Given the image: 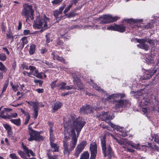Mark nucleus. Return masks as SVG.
<instances>
[{
    "label": "nucleus",
    "mask_w": 159,
    "mask_h": 159,
    "mask_svg": "<svg viewBox=\"0 0 159 159\" xmlns=\"http://www.w3.org/2000/svg\"><path fill=\"white\" fill-rule=\"evenodd\" d=\"M7 28L5 25V24L4 22H2L1 24V30L3 33H5L6 32V29Z\"/></svg>",
    "instance_id": "nucleus-44"
},
{
    "label": "nucleus",
    "mask_w": 159,
    "mask_h": 159,
    "mask_svg": "<svg viewBox=\"0 0 159 159\" xmlns=\"http://www.w3.org/2000/svg\"><path fill=\"white\" fill-rule=\"evenodd\" d=\"M99 18L102 19V20H101V23L107 24L117 21L118 19V17L117 16L112 17L111 15H104L100 17Z\"/></svg>",
    "instance_id": "nucleus-7"
},
{
    "label": "nucleus",
    "mask_w": 159,
    "mask_h": 159,
    "mask_svg": "<svg viewBox=\"0 0 159 159\" xmlns=\"http://www.w3.org/2000/svg\"><path fill=\"white\" fill-rule=\"evenodd\" d=\"M32 7L25 4L23 5V8L21 12V15L24 16H27L30 15L31 11H33Z\"/></svg>",
    "instance_id": "nucleus-11"
},
{
    "label": "nucleus",
    "mask_w": 159,
    "mask_h": 159,
    "mask_svg": "<svg viewBox=\"0 0 159 159\" xmlns=\"http://www.w3.org/2000/svg\"><path fill=\"white\" fill-rule=\"evenodd\" d=\"M20 41H21V43L20 47L21 49H22L24 48L25 44L28 43L29 41L27 39V37L25 36L22 37Z\"/></svg>",
    "instance_id": "nucleus-19"
},
{
    "label": "nucleus",
    "mask_w": 159,
    "mask_h": 159,
    "mask_svg": "<svg viewBox=\"0 0 159 159\" xmlns=\"http://www.w3.org/2000/svg\"><path fill=\"white\" fill-rule=\"evenodd\" d=\"M30 30H24L23 34L24 35H27L28 34H31L30 33Z\"/></svg>",
    "instance_id": "nucleus-57"
},
{
    "label": "nucleus",
    "mask_w": 159,
    "mask_h": 159,
    "mask_svg": "<svg viewBox=\"0 0 159 159\" xmlns=\"http://www.w3.org/2000/svg\"><path fill=\"white\" fill-rule=\"evenodd\" d=\"M12 109L11 108H5L3 110H2L0 112V117L3 119V116H5L4 115L5 112H9L12 111Z\"/></svg>",
    "instance_id": "nucleus-28"
},
{
    "label": "nucleus",
    "mask_w": 159,
    "mask_h": 159,
    "mask_svg": "<svg viewBox=\"0 0 159 159\" xmlns=\"http://www.w3.org/2000/svg\"><path fill=\"white\" fill-rule=\"evenodd\" d=\"M21 68H22L23 69H25L26 70H29V67L27 65L24 64H21Z\"/></svg>",
    "instance_id": "nucleus-56"
},
{
    "label": "nucleus",
    "mask_w": 159,
    "mask_h": 159,
    "mask_svg": "<svg viewBox=\"0 0 159 159\" xmlns=\"http://www.w3.org/2000/svg\"><path fill=\"white\" fill-rule=\"evenodd\" d=\"M0 70L4 72H6L7 69L1 62L0 61Z\"/></svg>",
    "instance_id": "nucleus-39"
},
{
    "label": "nucleus",
    "mask_w": 159,
    "mask_h": 159,
    "mask_svg": "<svg viewBox=\"0 0 159 159\" xmlns=\"http://www.w3.org/2000/svg\"><path fill=\"white\" fill-rule=\"evenodd\" d=\"M3 126L4 128L6 129V130H7L8 132H9L10 131H11V128L9 125L7 124H5L3 125Z\"/></svg>",
    "instance_id": "nucleus-49"
},
{
    "label": "nucleus",
    "mask_w": 159,
    "mask_h": 159,
    "mask_svg": "<svg viewBox=\"0 0 159 159\" xmlns=\"http://www.w3.org/2000/svg\"><path fill=\"white\" fill-rule=\"evenodd\" d=\"M49 22V18L45 16L43 18L39 16L34 21V26L39 29L41 28H44V29H47L48 28V24Z\"/></svg>",
    "instance_id": "nucleus-4"
},
{
    "label": "nucleus",
    "mask_w": 159,
    "mask_h": 159,
    "mask_svg": "<svg viewBox=\"0 0 159 159\" xmlns=\"http://www.w3.org/2000/svg\"><path fill=\"white\" fill-rule=\"evenodd\" d=\"M29 127V130L28 132L30 136V138L28 139L29 141H32L33 140L39 141L44 139V137L40 134L41 131L38 132L34 130L31 127Z\"/></svg>",
    "instance_id": "nucleus-5"
},
{
    "label": "nucleus",
    "mask_w": 159,
    "mask_h": 159,
    "mask_svg": "<svg viewBox=\"0 0 159 159\" xmlns=\"http://www.w3.org/2000/svg\"><path fill=\"white\" fill-rule=\"evenodd\" d=\"M63 1V0H53L51 1V3L53 6H55L60 4Z\"/></svg>",
    "instance_id": "nucleus-36"
},
{
    "label": "nucleus",
    "mask_w": 159,
    "mask_h": 159,
    "mask_svg": "<svg viewBox=\"0 0 159 159\" xmlns=\"http://www.w3.org/2000/svg\"><path fill=\"white\" fill-rule=\"evenodd\" d=\"M54 141L55 140L50 141V145L51 148L54 149V150L52 151L53 153H54V152H58L59 151V146H57V144L53 143Z\"/></svg>",
    "instance_id": "nucleus-17"
},
{
    "label": "nucleus",
    "mask_w": 159,
    "mask_h": 159,
    "mask_svg": "<svg viewBox=\"0 0 159 159\" xmlns=\"http://www.w3.org/2000/svg\"><path fill=\"white\" fill-rule=\"evenodd\" d=\"M106 136L105 134L101 138V144L102 152L104 157H107L108 159L116 158V155L111 145L106 144Z\"/></svg>",
    "instance_id": "nucleus-3"
},
{
    "label": "nucleus",
    "mask_w": 159,
    "mask_h": 159,
    "mask_svg": "<svg viewBox=\"0 0 159 159\" xmlns=\"http://www.w3.org/2000/svg\"><path fill=\"white\" fill-rule=\"evenodd\" d=\"M91 106L89 105L86 104V105H83L80 108L79 110V113L81 114H87L88 111L90 109Z\"/></svg>",
    "instance_id": "nucleus-16"
},
{
    "label": "nucleus",
    "mask_w": 159,
    "mask_h": 159,
    "mask_svg": "<svg viewBox=\"0 0 159 159\" xmlns=\"http://www.w3.org/2000/svg\"><path fill=\"white\" fill-rule=\"evenodd\" d=\"M7 57L6 55L4 53H0V60L4 61L7 59Z\"/></svg>",
    "instance_id": "nucleus-41"
},
{
    "label": "nucleus",
    "mask_w": 159,
    "mask_h": 159,
    "mask_svg": "<svg viewBox=\"0 0 159 159\" xmlns=\"http://www.w3.org/2000/svg\"><path fill=\"white\" fill-rule=\"evenodd\" d=\"M87 144V143L86 141H82L79 144L77 145L75 149V152L74 155L76 158L78 157Z\"/></svg>",
    "instance_id": "nucleus-9"
},
{
    "label": "nucleus",
    "mask_w": 159,
    "mask_h": 159,
    "mask_svg": "<svg viewBox=\"0 0 159 159\" xmlns=\"http://www.w3.org/2000/svg\"><path fill=\"white\" fill-rule=\"evenodd\" d=\"M33 112L32 113L34 119L37 118L38 116L39 111V107L38 106L36 107H34L33 108Z\"/></svg>",
    "instance_id": "nucleus-22"
},
{
    "label": "nucleus",
    "mask_w": 159,
    "mask_h": 159,
    "mask_svg": "<svg viewBox=\"0 0 159 159\" xmlns=\"http://www.w3.org/2000/svg\"><path fill=\"white\" fill-rule=\"evenodd\" d=\"M8 86V83L5 84L3 87L2 91V94H3V93L6 91Z\"/></svg>",
    "instance_id": "nucleus-53"
},
{
    "label": "nucleus",
    "mask_w": 159,
    "mask_h": 159,
    "mask_svg": "<svg viewBox=\"0 0 159 159\" xmlns=\"http://www.w3.org/2000/svg\"><path fill=\"white\" fill-rule=\"evenodd\" d=\"M52 150L49 149L48 151L47 155L48 159H58V156L57 155H52Z\"/></svg>",
    "instance_id": "nucleus-24"
},
{
    "label": "nucleus",
    "mask_w": 159,
    "mask_h": 159,
    "mask_svg": "<svg viewBox=\"0 0 159 159\" xmlns=\"http://www.w3.org/2000/svg\"><path fill=\"white\" fill-rule=\"evenodd\" d=\"M78 0H71L70 1V5H72V6L73 5H75L77 3Z\"/></svg>",
    "instance_id": "nucleus-58"
},
{
    "label": "nucleus",
    "mask_w": 159,
    "mask_h": 159,
    "mask_svg": "<svg viewBox=\"0 0 159 159\" xmlns=\"http://www.w3.org/2000/svg\"><path fill=\"white\" fill-rule=\"evenodd\" d=\"M97 116L102 121H105L107 123H108L107 121L112 119V117L109 115V112H101V114L97 115Z\"/></svg>",
    "instance_id": "nucleus-15"
},
{
    "label": "nucleus",
    "mask_w": 159,
    "mask_h": 159,
    "mask_svg": "<svg viewBox=\"0 0 159 159\" xmlns=\"http://www.w3.org/2000/svg\"><path fill=\"white\" fill-rule=\"evenodd\" d=\"M145 61L146 63L148 64H153L154 63V60L152 56L150 55H148L146 56Z\"/></svg>",
    "instance_id": "nucleus-20"
},
{
    "label": "nucleus",
    "mask_w": 159,
    "mask_h": 159,
    "mask_svg": "<svg viewBox=\"0 0 159 159\" xmlns=\"http://www.w3.org/2000/svg\"><path fill=\"white\" fill-rule=\"evenodd\" d=\"M57 44L58 45L63 46L64 44V42L60 38H58L57 40Z\"/></svg>",
    "instance_id": "nucleus-45"
},
{
    "label": "nucleus",
    "mask_w": 159,
    "mask_h": 159,
    "mask_svg": "<svg viewBox=\"0 0 159 159\" xmlns=\"http://www.w3.org/2000/svg\"><path fill=\"white\" fill-rule=\"evenodd\" d=\"M48 124L49 127V132H53V127L54 126V123L49 121L48 123Z\"/></svg>",
    "instance_id": "nucleus-40"
},
{
    "label": "nucleus",
    "mask_w": 159,
    "mask_h": 159,
    "mask_svg": "<svg viewBox=\"0 0 159 159\" xmlns=\"http://www.w3.org/2000/svg\"><path fill=\"white\" fill-rule=\"evenodd\" d=\"M152 25L150 23H148L147 25H144V28L145 29H149L151 28Z\"/></svg>",
    "instance_id": "nucleus-55"
},
{
    "label": "nucleus",
    "mask_w": 159,
    "mask_h": 159,
    "mask_svg": "<svg viewBox=\"0 0 159 159\" xmlns=\"http://www.w3.org/2000/svg\"><path fill=\"white\" fill-rule=\"evenodd\" d=\"M26 102H27L28 104H29L30 106H32L34 108V107H36L37 106H38L39 104V102H33L31 101H26Z\"/></svg>",
    "instance_id": "nucleus-35"
},
{
    "label": "nucleus",
    "mask_w": 159,
    "mask_h": 159,
    "mask_svg": "<svg viewBox=\"0 0 159 159\" xmlns=\"http://www.w3.org/2000/svg\"><path fill=\"white\" fill-rule=\"evenodd\" d=\"M126 95L124 93L112 94L109 95L107 99L108 100L113 99L114 107L116 108H120L123 107H127L131 105L129 99H123L125 98Z\"/></svg>",
    "instance_id": "nucleus-2"
},
{
    "label": "nucleus",
    "mask_w": 159,
    "mask_h": 159,
    "mask_svg": "<svg viewBox=\"0 0 159 159\" xmlns=\"http://www.w3.org/2000/svg\"><path fill=\"white\" fill-rule=\"evenodd\" d=\"M36 45L33 44L31 45L29 50V53L30 55H33L35 52L36 50Z\"/></svg>",
    "instance_id": "nucleus-27"
},
{
    "label": "nucleus",
    "mask_w": 159,
    "mask_h": 159,
    "mask_svg": "<svg viewBox=\"0 0 159 159\" xmlns=\"http://www.w3.org/2000/svg\"><path fill=\"white\" fill-rule=\"evenodd\" d=\"M30 117L29 116H28V117H25V122H24L25 125H26L28 123L30 120Z\"/></svg>",
    "instance_id": "nucleus-63"
},
{
    "label": "nucleus",
    "mask_w": 159,
    "mask_h": 159,
    "mask_svg": "<svg viewBox=\"0 0 159 159\" xmlns=\"http://www.w3.org/2000/svg\"><path fill=\"white\" fill-rule=\"evenodd\" d=\"M78 8L74 9L73 11H71L69 13L66 14L65 16L68 18H71L75 16L77 14L75 12V11L78 10Z\"/></svg>",
    "instance_id": "nucleus-25"
},
{
    "label": "nucleus",
    "mask_w": 159,
    "mask_h": 159,
    "mask_svg": "<svg viewBox=\"0 0 159 159\" xmlns=\"http://www.w3.org/2000/svg\"><path fill=\"white\" fill-rule=\"evenodd\" d=\"M109 123V125H110L112 128H114L115 129H116L117 130L120 131H121V130L120 129H122V128H120V127H118L117 126H116L115 125H114L111 122L110 120L108 121L107 122Z\"/></svg>",
    "instance_id": "nucleus-33"
},
{
    "label": "nucleus",
    "mask_w": 159,
    "mask_h": 159,
    "mask_svg": "<svg viewBox=\"0 0 159 159\" xmlns=\"http://www.w3.org/2000/svg\"><path fill=\"white\" fill-rule=\"evenodd\" d=\"M68 140H69L65 139H63V140L64 154L65 152H66L68 151Z\"/></svg>",
    "instance_id": "nucleus-26"
},
{
    "label": "nucleus",
    "mask_w": 159,
    "mask_h": 159,
    "mask_svg": "<svg viewBox=\"0 0 159 159\" xmlns=\"http://www.w3.org/2000/svg\"><path fill=\"white\" fill-rule=\"evenodd\" d=\"M66 84L65 82H61V87L59 88V89L62 90L65 89V88L66 87Z\"/></svg>",
    "instance_id": "nucleus-51"
},
{
    "label": "nucleus",
    "mask_w": 159,
    "mask_h": 159,
    "mask_svg": "<svg viewBox=\"0 0 159 159\" xmlns=\"http://www.w3.org/2000/svg\"><path fill=\"white\" fill-rule=\"evenodd\" d=\"M19 87V86L18 85H15L14 86H13L12 88L14 92H16L18 90V88Z\"/></svg>",
    "instance_id": "nucleus-64"
},
{
    "label": "nucleus",
    "mask_w": 159,
    "mask_h": 159,
    "mask_svg": "<svg viewBox=\"0 0 159 159\" xmlns=\"http://www.w3.org/2000/svg\"><path fill=\"white\" fill-rule=\"evenodd\" d=\"M45 37L46 39V43H49L50 42V35L48 34H46Z\"/></svg>",
    "instance_id": "nucleus-54"
},
{
    "label": "nucleus",
    "mask_w": 159,
    "mask_h": 159,
    "mask_svg": "<svg viewBox=\"0 0 159 159\" xmlns=\"http://www.w3.org/2000/svg\"><path fill=\"white\" fill-rule=\"evenodd\" d=\"M143 20L142 19H135L133 18H130L126 20L127 23L131 24L132 23H137L140 22H142Z\"/></svg>",
    "instance_id": "nucleus-21"
},
{
    "label": "nucleus",
    "mask_w": 159,
    "mask_h": 159,
    "mask_svg": "<svg viewBox=\"0 0 159 159\" xmlns=\"http://www.w3.org/2000/svg\"><path fill=\"white\" fill-rule=\"evenodd\" d=\"M44 89H36V91L38 93H43Z\"/></svg>",
    "instance_id": "nucleus-61"
},
{
    "label": "nucleus",
    "mask_w": 159,
    "mask_h": 159,
    "mask_svg": "<svg viewBox=\"0 0 159 159\" xmlns=\"http://www.w3.org/2000/svg\"><path fill=\"white\" fill-rule=\"evenodd\" d=\"M55 136L53 134V132H49V140L50 141L55 140Z\"/></svg>",
    "instance_id": "nucleus-48"
},
{
    "label": "nucleus",
    "mask_w": 159,
    "mask_h": 159,
    "mask_svg": "<svg viewBox=\"0 0 159 159\" xmlns=\"http://www.w3.org/2000/svg\"><path fill=\"white\" fill-rule=\"evenodd\" d=\"M75 74H72V76L73 78V82L74 84L76 86L77 89L81 90L84 88V85L81 82L80 78L76 76H75Z\"/></svg>",
    "instance_id": "nucleus-12"
},
{
    "label": "nucleus",
    "mask_w": 159,
    "mask_h": 159,
    "mask_svg": "<svg viewBox=\"0 0 159 159\" xmlns=\"http://www.w3.org/2000/svg\"><path fill=\"white\" fill-rule=\"evenodd\" d=\"M36 69V68L33 66H30L29 67V69H30L31 72H34Z\"/></svg>",
    "instance_id": "nucleus-60"
},
{
    "label": "nucleus",
    "mask_w": 159,
    "mask_h": 159,
    "mask_svg": "<svg viewBox=\"0 0 159 159\" xmlns=\"http://www.w3.org/2000/svg\"><path fill=\"white\" fill-rule=\"evenodd\" d=\"M12 118L11 115H9L7 114L5 116H3V119H11Z\"/></svg>",
    "instance_id": "nucleus-59"
},
{
    "label": "nucleus",
    "mask_w": 159,
    "mask_h": 159,
    "mask_svg": "<svg viewBox=\"0 0 159 159\" xmlns=\"http://www.w3.org/2000/svg\"><path fill=\"white\" fill-rule=\"evenodd\" d=\"M116 25L115 23L114 24V25H111L107 27V29L109 30H111L116 31Z\"/></svg>",
    "instance_id": "nucleus-43"
},
{
    "label": "nucleus",
    "mask_w": 159,
    "mask_h": 159,
    "mask_svg": "<svg viewBox=\"0 0 159 159\" xmlns=\"http://www.w3.org/2000/svg\"><path fill=\"white\" fill-rule=\"evenodd\" d=\"M85 124L86 122L82 120V118L80 116L77 117L74 114L70 115L68 120L64 124V126L66 129H70V133L72 137L70 144V148H68L67 152H65V155L68 156L75 148L78 137Z\"/></svg>",
    "instance_id": "nucleus-1"
},
{
    "label": "nucleus",
    "mask_w": 159,
    "mask_h": 159,
    "mask_svg": "<svg viewBox=\"0 0 159 159\" xmlns=\"http://www.w3.org/2000/svg\"><path fill=\"white\" fill-rule=\"evenodd\" d=\"M62 106V104L61 103L59 102H56L54 104L52 112H53L57 111L58 109L61 107Z\"/></svg>",
    "instance_id": "nucleus-23"
},
{
    "label": "nucleus",
    "mask_w": 159,
    "mask_h": 159,
    "mask_svg": "<svg viewBox=\"0 0 159 159\" xmlns=\"http://www.w3.org/2000/svg\"><path fill=\"white\" fill-rule=\"evenodd\" d=\"M152 140L154 139V141L159 144V136L157 134H152Z\"/></svg>",
    "instance_id": "nucleus-34"
},
{
    "label": "nucleus",
    "mask_w": 159,
    "mask_h": 159,
    "mask_svg": "<svg viewBox=\"0 0 159 159\" xmlns=\"http://www.w3.org/2000/svg\"><path fill=\"white\" fill-rule=\"evenodd\" d=\"M47 50L46 48H42L41 49L40 53L41 54H44L47 52Z\"/></svg>",
    "instance_id": "nucleus-62"
},
{
    "label": "nucleus",
    "mask_w": 159,
    "mask_h": 159,
    "mask_svg": "<svg viewBox=\"0 0 159 159\" xmlns=\"http://www.w3.org/2000/svg\"><path fill=\"white\" fill-rule=\"evenodd\" d=\"M126 28L123 24L116 25V31L119 32L120 33H123L125 31Z\"/></svg>",
    "instance_id": "nucleus-18"
},
{
    "label": "nucleus",
    "mask_w": 159,
    "mask_h": 159,
    "mask_svg": "<svg viewBox=\"0 0 159 159\" xmlns=\"http://www.w3.org/2000/svg\"><path fill=\"white\" fill-rule=\"evenodd\" d=\"M66 6V4H64L59 8V10H56L53 11V16L55 17L57 22H58L59 20L63 19V17L62 16L61 14L62 11Z\"/></svg>",
    "instance_id": "nucleus-8"
},
{
    "label": "nucleus",
    "mask_w": 159,
    "mask_h": 159,
    "mask_svg": "<svg viewBox=\"0 0 159 159\" xmlns=\"http://www.w3.org/2000/svg\"><path fill=\"white\" fill-rule=\"evenodd\" d=\"M11 123L17 126H20L21 125V120L20 118L17 119H12L10 120Z\"/></svg>",
    "instance_id": "nucleus-29"
},
{
    "label": "nucleus",
    "mask_w": 159,
    "mask_h": 159,
    "mask_svg": "<svg viewBox=\"0 0 159 159\" xmlns=\"http://www.w3.org/2000/svg\"><path fill=\"white\" fill-rule=\"evenodd\" d=\"M89 157V154L88 151L84 152L81 154L80 159H88Z\"/></svg>",
    "instance_id": "nucleus-30"
},
{
    "label": "nucleus",
    "mask_w": 159,
    "mask_h": 159,
    "mask_svg": "<svg viewBox=\"0 0 159 159\" xmlns=\"http://www.w3.org/2000/svg\"><path fill=\"white\" fill-rule=\"evenodd\" d=\"M51 55L52 56L53 59L54 60H57V61H59V59L61 58V57H60L57 54L55 55V52L54 51H52L51 53Z\"/></svg>",
    "instance_id": "nucleus-37"
},
{
    "label": "nucleus",
    "mask_w": 159,
    "mask_h": 159,
    "mask_svg": "<svg viewBox=\"0 0 159 159\" xmlns=\"http://www.w3.org/2000/svg\"><path fill=\"white\" fill-rule=\"evenodd\" d=\"M22 146L24 151L20 150H18V153L19 155L23 159H32L33 158H30V154L34 157L35 156V154L31 150L29 149L26 145H24L23 143H22Z\"/></svg>",
    "instance_id": "nucleus-6"
},
{
    "label": "nucleus",
    "mask_w": 159,
    "mask_h": 159,
    "mask_svg": "<svg viewBox=\"0 0 159 159\" xmlns=\"http://www.w3.org/2000/svg\"><path fill=\"white\" fill-rule=\"evenodd\" d=\"M157 68L156 67H153V68L145 70L144 75L142 78L143 80H146L150 79L152 76L156 72Z\"/></svg>",
    "instance_id": "nucleus-10"
},
{
    "label": "nucleus",
    "mask_w": 159,
    "mask_h": 159,
    "mask_svg": "<svg viewBox=\"0 0 159 159\" xmlns=\"http://www.w3.org/2000/svg\"><path fill=\"white\" fill-rule=\"evenodd\" d=\"M89 151L91 152L90 159H95L97 153V145L95 143L90 144Z\"/></svg>",
    "instance_id": "nucleus-13"
},
{
    "label": "nucleus",
    "mask_w": 159,
    "mask_h": 159,
    "mask_svg": "<svg viewBox=\"0 0 159 159\" xmlns=\"http://www.w3.org/2000/svg\"><path fill=\"white\" fill-rule=\"evenodd\" d=\"M9 156L12 159H20L19 157H17L15 153L10 154Z\"/></svg>",
    "instance_id": "nucleus-47"
},
{
    "label": "nucleus",
    "mask_w": 159,
    "mask_h": 159,
    "mask_svg": "<svg viewBox=\"0 0 159 159\" xmlns=\"http://www.w3.org/2000/svg\"><path fill=\"white\" fill-rule=\"evenodd\" d=\"M72 5H70V4L67 6V7L65 8V10L64 11V13L66 15L67 14V13L70 11V9L72 7Z\"/></svg>",
    "instance_id": "nucleus-50"
},
{
    "label": "nucleus",
    "mask_w": 159,
    "mask_h": 159,
    "mask_svg": "<svg viewBox=\"0 0 159 159\" xmlns=\"http://www.w3.org/2000/svg\"><path fill=\"white\" fill-rule=\"evenodd\" d=\"M57 82V80H55V81H52L50 84V86L51 88L52 89H54L57 86L56 84V83Z\"/></svg>",
    "instance_id": "nucleus-46"
},
{
    "label": "nucleus",
    "mask_w": 159,
    "mask_h": 159,
    "mask_svg": "<svg viewBox=\"0 0 159 159\" xmlns=\"http://www.w3.org/2000/svg\"><path fill=\"white\" fill-rule=\"evenodd\" d=\"M127 143L132 147L135 149H139L140 145L139 144H136L131 141H129Z\"/></svg>",
    "instance_id": "nucleus-31"
},
{
    "label": "nucleus",
    "mask_w": 159,
    "mask_h": 159,
    "mask_svg": "<svg viewBox=\"0 0 159 159\" xmlns=\"http://www.w3.org/2000/svg\"><path fill=\"white\" fill-rule=\"evenodd\" d=\"M51 55L52 56L53 59L54 60H57V61H59V59L61 58V57H60L57 54L55 55V52L54 51H52L51 53Z\"/></svg>",
    "instance_id": "nucleus-38"
},
{
    "label": "nucleus",
    "mask_w": 159,
    "mask_h": 159,
    "mask_svg": "<svg viewBox=\"0 0 159 159\" xmlns=\"http://www.w3.org/2000/svg\"><path fill=\"white\" fill-rule=\"evenodd\" d=\"M34 71V72H33V75L41 79L43 78V76L39 72L38 70L36 69Z\"/></svg>",
    "instance_id": "nucleus-32"
},
{
    "label": "nucleus",
    "mask_w": 159,
    "mask_h": 159,
    "mask_svg": "<svg viewBox=\"0 0 159 159\" xmlns=\"http://www.w3.org/2000/svg\"><path fill=\"white\" fill-rule=\"evenodd\" d=\"M146 42H147L150 44L152 48L154 47L155 44L152 40L151 39H148L147 41V40Z\"/></svg>",
    "instance_id": "nucleus-52"
},
{
    "label": "nucleus",
    "mask_w": 159,
    "mask_h": 159,
    "mask_svg": "<svg viewBox=\"0 0 159 159\" xmlns=\"http://www.w3.org/2000/svg\"><path fill=\"white\" fill-rule=\"evenodd\" d=\"M135 39L137 42L140 43L139 44L137 45V46L138 48L144 49L146 51L148 50L149 48L147 44L145 43L147 40L144 39H139L137 38H135Z\"/></svg>",
    "instance_id": "nucleus-14"
},
{
    "label": "nucleus",
    "mask_w": 159,
    "mask_h": 159,
    "mask_svg": "<svg viewBox=\"0 0 159 159\" xmlns=\"http://www.w3.org/2000/svg\"><path fill=\"white\" fill-rule=\"evenodd\" d=\"M34 82L35 83H39V85L40 87H41L42 86V84L43 83V81L40 80H38L37 79H35L34 80Z\"/></svg>",
    "instance_id": "nucleus-42"
}]
</instances>
